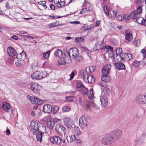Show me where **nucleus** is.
Segmentation results:
<instances>
[{
  "instance_id": "nucleus-49",
  "label": "nucleus",
  "mask_w": 146,
  "mask_h": 146,
  "mask_svg": "<svg viewBox=\"0 0 146 146\" xmlns=\"http://www.w3.org/2000/svg\"><path fill=\"white\" fill-rule=\"evenodd\" d=\"M61 25H59L58 24H56V23H54L51 24L50 25H49L48 27L49 29H51L52 28L56 26H60Z\"/></svg>"
},
{
  "instance_id": "nucleus-25",
  "label": "nucleus",
  "mask_w": 146,
  "mask_h": 146,
  "mask_svg": "<svg viewBox=\"0 0 146 146\" xmlns=\"http://www.w3.org/2000/svg\"><path fill=\"white\" fill-rule=\"evenodd\" d=\"M84 98L81 96H80L77 98V100H76V104H78L79 105L81 106H82L84 104V101L83 99Z\"/></svg>"
},
{
  "instance_id": "nucleus-37",
  "label": "nucleus",
  "mask_w": 146,
  "mask_h": 146,
  "mask_svg": "<svg viewBox=\"0 0 146 146\" xmlns=\"http://www.w3.org/2000/svg\"><path fill=\"white\" fill-rule=\"evenodd\" d=\"M96 68V67L95 66H91L90 67H87L86 68V71L87 72V70H90V72L92 73V72H94Z\"/></svg>"
},
{
  "instance_id": "nucleus-50",
  "label": "nucleus",
  "mask_w": 146,
  "mask_h": 146,
  "mask_svg": "<svg viewBox=\"0 0 146 146\" xmlns=\"http://www.w3.org/2000/svg\"><path fill=\"white\" fill-rule=\"evenodd\" d=\"M59 108L58 106H54L52 108V110L54 113H56L57 111L58 110Z\"/></svg>"
},
{
  "instance_id": "nucleus-5",
  "label": "nucleus",
  "mask_w": 146,
  "mask_h": 146,
  "mask_svg": "<svg viewBox=\"0 0 146 146\" xmlns=\"http://www.w3.org/2000/svg\"><path fill=\"white\" fill-rule=\"evenodd\" d=\"M136 102L139 104H146V93L144 94H140L137 96L136 99Z\"/></svg>"
},
{
  "instance_id": "nucleus-62",
  "label": "nucleus",
  "mask_w": 146,
  "mask_h": 146,
  "mask_svg": "<svg viewBox=\"0 0 146 146\" xmlns=\"http://www.w3.org/2000/svg\"><path fill=\"white\" fill-rule=\"evenodd\" d=\"M122 16L121 15H118L117 17V19L119 21H122Z\"/></svg>"
},
{
  "instance_id": "nucleus-28",
  "label": "nucleus",
  "mask_w": 146,
  "mask_h": 146,
  "mask_svg": "<svg viewBox=\"0 0 146 146\" xmlns=\"http://www.w3.org/2000/svg\"><path fill=\"white\" fill-rule=\"evenodd\" d=\"M125 38L129 42L131 41L133 39L132 34L130 33H126Z\"/></svg>"
},
{
  "instance_id": "nucleus-55",
  "label": "nucleus",
  "mask_w": 146,
  "mask_h": 146,
  "mask_svg": "<svg viewBox=\"0 0 146 146\" xmlns=\"http://www.w3.org/2000/svg\"><path fill=\"white\" fill-rule=\"evenodd\" d=\"M41 111L38 109H36L35 110V115L37 116H39L40 114Z\"/></svg>"
},
{
  "instance_id": "nucleus-17",
  "label": "nucleus",
  "mask_w": 146,
  "mask_h": 146,
  "mask_svg": "<svg viewBox=\"0 0 146 146\" xmlns=\"http://www.w3.org/2000/svg\"><path fill=\"white\" fill-rule=\"evenodd\" d=\"M52 106L49 104H45L44 105L43 111L44 113H50L52 110Z\"/></svg>"
},
{
  "instance_id": "nucleus-32",
  "label": "nucleus",
  "mask_w": 146,
  "mask_h": 146,
  "mask_svg": "<svg viewBox=\"0 0 146 146\" xmlns=\"http://www.w3.org/2000/svg\"><path fill=\"white\" fill-rule=\"evenodd\" d=\"M137 15L136 11H132L129 15V17L133 19H136Z\"/></svg>"
},
{
  "instance_id": "nucleus-43",
  "label": "nucleus",
  "mask_w": 146,
  "mask_h": 146,
  "mask_svg": "<svg viewBox=\"0 0 146 146\" xmlns=\"http://www.w3.org/2000/svg\"><path fill=\"white\" fill-rule=\"evenodd\" d=\"M82 28L84 29V30H90L92 28V27L90 26H88L87 24H84L82 27Z\"/></svg>"
},
{
  "instance_id": "nucleus-41",
  "label": "nucleus",
  "mask_w": 146,
  "mask_h": 146,
  "mask_svg": "<svg viewBox=\"0 0 146 146\" xmlns=\"http://www.w3.org/2000/svg\"><path fill=\"white\" fill-rule=\"evenodd\" d=\"M81 50L83 51L86 52L88 56H89V54L90 53V51L87 49L86 47L84 46L82 47L81 48Z\"/></svg>"
},
{
  "instance_id": "nucleus-2",
  "label": "nucleus",
  "mask_w": 146,
  "mask_h": 146,
  "mask_svg": "<svg viewBox=\"0 0 146 146\" xmlns=\"http://www.w3.org/2000/svg\"><path fill=\"white\" fill-rule=\"evenodd\" d=\"M110 134L115 142L121 137L122 132L120 129H116L111 132Z\"/></svg>"
},
{
  "instance_id": "nucleus-53",
  "label": "nucleus",
  "mask_w": 146,
  "mask_h": 146,
  "mask_svg": "<svg viewBox=\"0 0 146 146\" xmlns=\"http://www.w3.org/2000/svg\"><path fill=\"white\" fill-rule=\"evenodd\" d=\"M70 110V108L67 106H65L62 108V111L64 112L69 111Z\"/></svg>"
},
{
  "instance_id": "nucleus-56",
  "label": "nucleus",
  "mask_w": 146,
  "mask_h": 146,
  "mask_svg": "<svg viewBox=\"0 0 146 146\" xmlns=\"http://www.w3.org/2000/svg\"><path fill=\"white\" fill-rule=\"evenodd\" d=\"M140 62H139L137 60L135 61L133 63L134 66L136 67H138L139 66Z\"/></svg>"
},
{
  "instance_id": "nucleus-10",
  "label": "nucleus",
  "mask_w": 146,
  "mask_h": 146,
  "mask_svg": "<svg viewBox=\"0 0 146 146\" xmlns=\"http://www.w3.org/2000/svg\"><path fill=\"white\" fill-rule=\"evenodd\" d=\"M108 97L106 95H103L101 96L100 101L101 103V105L104 108L107 107L108 105Z\"/></svg>"
},
{
  "instance_id": "nucleus-63",
  "label": "nucleus",
  "mask_w": 146,
  "mask_h": 146,
  "mask_svg": "<svg viewBox=\"0 0 146 146\" xmlns=\"http://www.w3.org/2000/svg\"><path fill=\"white\" fill-rule=\"evenodd\" d=\"M46 1H40L38 2V4L41 5L43 6V5H44L45 4H46Z\"/></svg>"
},
{
  "instance_id": "nucleus-47",
  "label": "nucleus",
  "mask_w": 146,
  "mask_h": 146,
  "mask_svg": "<svg viewBox=\"0 0 146 146\" xmlns=\"http://www.w3.org/2000/svg\"><path fill=\"white\" fill-rule=\"evenodd\" d=\"M50 54V51L44 53L43 54V57L45 59H47L49 57Z\"/></svg>"
},
{
  "instance_id": "nucleus-22",
  "label": "nucleus",
  "mask_w": 146,
  "mask_h": 146,
  "mask_svg": "<svg viewBox=\"0 0 146 146\" xmlns=\"http://www.w3.org/2000/svg\"><path fill=\"white\" fill-rule=\"evenodd\" d=\"M114 66L118 70H124L125 68L124 64L121 63L114 64Z\"/></svg>"
},
{
  "instance_id": "nucleus-11",
  "label": "nucleus",
  "mask_w": 146,
  "mask_h": 146,
  "mask_svg": "<svg viewBox=\"0 0 146 146\" xmlns=\"http://www.w3.org/2000/svg\"><path fill=\"white\" fill-rule=\"evenodd\" d=\"M111 67V66L110 64H107L104 66L102 70V76L108 75L110 72Z\"/></svg>"
},
{
  "instance_id": "nucleus-35",
  "label": "nucleus",
  "mask_w": 146,
  "mask_h": 146,
  "mask_svg": "<svg viewBox=\"0 0 146 146\" xmlns=\"http://www.w3.org/2000/svg\"><path fill=\"white\" fill-rule=\"evenodd\" d=\"M23 60H17L15 63L16 66L19 67L22 66L23 65L24 63Z\"/></svg>"
},
{
  "instance_id": "nucleus-59",
  "label": "nucleus",
  "mask_w": 146,
  "mask_h": 146,
  "mask_svg": "<svg viewBox=\"0 0 146 146\" xmlns=\"http://www.w3.org/2000/svg\"><path fill=\"white\" fill-rule=\"evenodd\" d=\"M70 78L69 80H71L73 79L74 76V71H72L71 74L70 75Z\"/></svg>"
},
{
  "instance_id": "nucleus-64",
  "label": "nucleus",
  "mask_w": 146,
  "mask_h": 146,
  "mask_svg": "<svg viewBox=\"0 0 146 146\" xmlns=\"http://www.w3.org/2000/svg\"><path fill=\"white\" fill-rule=\"evenodd\" d=\"M143 2V0H137V4L139 5L142 4Z\"/></svg>"
},
{
  "instance_id": "nucleus-24",
  "label": "nucleus",
  "mask_w": 146,
  "mask_h": 146,
  "mask_svg": "<svg viewBox=\"0 0 146 146\" xmlns=\"http://www.w3.org/2000/svg\"><path fill=\"white\" fill-rule=\"evenodd\" d=\"M42 101H43V100H40L37 97H34L32 103L40 105L42 104Z\"/></svg>"
},
{
  "instance_id": "nucleus-3",
  "label": "nucleus",
  "mask_w": 146,
  "mask_h": 146,
  "mask_svg": "<svg viewBox=\"0 0 146 146\" xmlns=\"http://www.w3.org/2000/svg\"><path fill=\"white\" fill-rule=\"evenodd\" d=\"M101 141L103 144L106 145H110L114 142L110 133L105 135L102 138Z\"/></svg>"
},
{
  "instance_id": "nucleus-8",
  "label": "nucleus",
  "mask_w": 146,
  "mask_h": 146,
  "mask_svg": "<svg viewBox=\"0 0 146 146\" xmlns=\"http://www.w3.org/2000/svg\"><path fill=\"white\" fill-rule=\"evenodd\" d=\"M2 107L6 111L8 112L10 115L12 114L13 110L10 104L6 102H4L2 104Z\"/></svg>"
},
{
  "instance_id": "nucleus-61",
  "label": "nucleus",
  "mask_w": 146,
  "mask_h": 146,
  "mask_svg": "<svg viewBox=\"0 0 146 146\" xmlns=\"http://www.w3.org/2000/svg\"><path fill=\"white\" fill-rule=\"evenodd\" d=\"M107 50L109 51H110L111 52H112L113 51V47L108 46V48H107Z\"/></svg>"
},
{
  "instance_id": "nucleus-58",
  "label": "nucleus",
  "mask_w": 146,
  "mask_h": 146,
  "mask_svg": "<svg viewBox=\"0 0 146 146\" xmlns=\"http://www.w3.org/2000/svg\"><path fill=\"white\" fill-rule=\"evenodd\" d=\"M92 102V105L94 108L96 109H98V106L94 103V101H91L90 102Z\"/></svg>"
},
{
  "instance_id": "nucleus-39",
  "label": "nucleus",
  "mask_w": 146,
  "mask_h": 146,
  "mask_svg": "<svg viewBox=\"0 0 146 146\" xmlns=\"http://www.w3.org/2000/svg\"><path fill=\"white\" fill-rule=\"evenodd\" d=\"M90 101H87L84 103V108L86 109H88L90 108Z\"/></svg>"
},
{
  "instance_id": "nucleus-29",
  "label": "nucleus",
  "mask_w": 146,
  "mask_h": 146,
  "mask_svg": "<svg viewBox=\"0 0 146 146\" xmlns=\"http://www.w3.org/2000/svg\"><path fill=\"white\" fill-rule=\"evenodd\" d=\"M93 92V88L90 89V90L88 92L87 96L88 98L90 99H92L94 97Z\"/></svg>"
},
{
  "instance_id": "nucleus-4",
  "label": "nucleus",
  "mask_w": 146,
  "mask_h": 146,
  "mask_svg": "<svg viewBox=\"0 0 146 146\" xmlns=\"http://www.w3.org/2000/svg\"><path fill=\"white\" fill-rule=\"evenodd\" d=\"M55 129L56 132L60 135L65 136L66 133V129L61 124H57L56 125Z\"/></svg>"
},
{
  "instance_id": "nucleus-51",
  "label": "nucleus",
  "mask_w": 146,
  "mask_h": 146,
  "mask_svg": "<svg viewBox=\"0 0 146 146\" xmlns=\"http://www.w3.org/2000/svg\"><path fill=\"white\" fill-rule=\"evenodd\" d=\"M105 92L104 94V95H106L108 97L109 96V94L110 93V91L109 89L108 88H106L105 89Z\"/></svg>"
},
{
  "instance_id": "nucleus-46",
  "label": "nucleus",
  "mask_w": 146,
  "mask_h": 146,
  "mask_svg": "<svg viewBox=\"0 0 146 146\" xmlns=\"http://www.w3.org/2000/svg\"><path fill=\"white\" fill-rule=\"evenodd\" d=\"M142 6L141 5H140L138 7L136 12L137 14H140L142 13Z\"/></svg>"
},
{
  "instance_id": "nucleus-16",
  "label": "nucleus",
  "mask_w": 146,
  "mask_h": 146,
  "mask_svg": "<svg viewBox=\"0 0 146 146\" xmlns=\"http://www.w3.org/2000/svg\"><path fill=\"white\" fill-rule=\"evenodd\" d=\"M84 81L86 82H88L89 83L93 84L95 82V79L92 74L87 75L86 78L84 79Z\"/></svg>"
},
{
  "instance_id": "nucleus-12",
  "label": "nucleus",
  "mask_w": 146,
  "mask_h": 146,
  "mask_svg": "<svg viewBox=\"0 0 146 146\" xmlns=\"http://www.w3.org/2000/svg\"><path fill=\"white\" fill-rule=\"evenodd\" d=\"M49 140H50L53 143H60L62 140V139L59 136L54 135L49 137Z\"/></svg>"
},
{
  "instance_id": "nucleus-40",
  "label": "nucleus",
  "mask_w": 146,
  "mask_h": 146,
  "mask_svg": "<svg viewBox=\"0 0 146 146\" xmlns=\"http://www.w3.org/2000/svg\"><path fill=\"white\" fill-rule=\"evenodd\" d=\"M115 51L117 56H119V57L120 56H121L120 55V54H121L122 52V50L121 48H117L116 49Z\"/></svg>"
},
{
  "instance_id": "nucleus-52",
  "label": "nucleus",
  "mask_w": 146,
  "mask_h": 146,
  "mask_svg": "<svg viewBox=\"0 0 146 146\" xmlns=\"http://www.w3.org/2000/svg\"><path fill=\"white\" fill-rule=\"evenodd\" d=\"M102 46L101 44L99 43H96L95 45V49L96 50H100L102 48Z\"/></svg>"
},
{
  "instance_id": "nucleus-33",
  "label": "nucleus",
  "mask_w": 146,
  "mask_h": 146,
  "mask_svg": "<svg viewBox=\"0 0 146 146\" xmlns=\"http://www.w3.org/2000/svg\"><path fill=\"white\" fill-rule=\"evenodd\" d=\"M54 55L56 57L61 56L62 55V52L60 49L57 50L54 53Z\"/></svg>"
},
{
  "instance_id": "nucleus-26",
  "label": "nucleus",
  "mask_w": 146,
  "mask_h": 146,
  "mask_svg": "<svg viewBox=\"0 0 146 146\" xmlns=\"http://www.w3.org/2000/svg\"><path fill=\"white\" fill-rule=\"evenodd\" d=\"M76 139V138L75 135H72L66 137L68 143L74 141Z\"/></svg>"
},
{
  "instance_id": "nucleus-23",
  "label": "nucleus",
  "mask_w": 146,
  "mask_h": 146,
  "mask_svg": "<svg viewBox=\"0 0 146 146\" xmlns=\"http://www.w3.org/2000/svg\"><path fill=\"white\" fill-rule=\"evenodd\" d=\"M87 72H85L84 70H80L78 72V76L83 79L84 80L86 78V75L88 74H86Z\"/></svg>"
},
{
  "instance_id": "nucleus-44",
  "label": "nucleus",
  "mask_w": 146,
  "mask_h": 146,
  "mask_svg": "<svg viewBox=\"0 0 146 146\" xmlns=\"http://www.w3.org/2000/svg\"><path fill=\"white\" fill-rule=\"evenodd\" d=\"M76 84V87L77 88H81V89L84 86L81 82H77Z\"/></svg>"
},
{
  "instance_id": "nucleus-7",
  "label": "nucleus",
  "mask_w": 146,
  "mask_h": 146,
  "mask_svg": "<svg viewBox=\"0 0 146 146\" xmlns=\"http://www.w3.org/2000/svg\"><path fill=\"white\" fill-rule=\"evenodd\" d=\"M79 125L81 129H84L87 127L88 122L84 115L81 117L79 119Z\"/></svg>"
},
{
  "instance_id": "nucleus-30",
  "label": "nucleus",
  "mask_w": 146,
  "mask_h": 146,
  "mask_svg": "<svg viewBox=\"0 0 146 146\" xmlns=\"http://www.w3.org/2000/svg\"><path fill=\"white\" fill-rule=\"evenodd\" d=\"M101 79L102 81L106 82H109L111 80L110 77L108 75L102 76L101 77Z\"/></svg>"
},
{
  "instance_id": "nucleus-42",
  "label": "nucleus",
  "mask_w": 146,
  "mask_h": 146,
  "mask_svg": "<svg viewBox=\"0 0 146 146\" xmlns=\"http://www.w3.org/2000/svg\"><path fill=\"white\" fill-rule=\"evenodd\" d=\"M136 22H137L139 24H141L142 23L144 19L142 17H137L136 19Z\"/></svg>"
},
{
  "instance_id": "nucleus-9",
  "label": "nucleus",
  "mask_w": 146,
  "mask_h": 146,
  "mask_svg": "<svg viewBox=\"0 0 146 146\" xmlns=\"http://www.w3.org/2000/svg\"><path fill=\"white\" fill-rule=\"evenodd\" d=\"M67 53L69 57H71L72 56L74 58L78 54V50L75 48H71L68 50Z\"/></svg>"
},
{
  "instance_id": "nucleus-19",
  "label": "nucleus",
  "mask_w": 146,
  "mask_h": 146,
  "mask_svg": "<svg viewBox=\"0 0 146 146\" xmlns=\"http://www.w3.org/2000/svg\"><path fill=\"white\" fill-rule=\"evenodd\" d=\"M44 132H40L38 131L36 133H33V134L36 135V138L37 140L40 142H41L42 140V135L43 134Z\"/></svg>"
},
{
  "instance_id": "nucleus-15",
  "label": "nucleus",
  "mask_w": 146,
  "mask_h": 146,
  "mask_svg": "<svg viewBox=\"0 0 146 146\" xmlns=\"http://www.w3.org/2000/svg\"><path fill=\"white\" fill-rule=\"evenodd\" d=\"M31 88L32 91L35 93H38L40 89V86L37 83L33 82L31 83Z\"/></svg>"
},
{
  "instance_id": "nucleus-60",
  "label": "nucleus",
  "mask_w": 146,
  "mask_h": 146,
  "mask_svg": "<svg viewBox=\"0 0 146 146\" xmlns=\"http://www.w3.org/2000/svg\"><path fill=\"white\" fill-rule=\"evenodd\" d=\"M27 98L28 99H29L32 102L34 97L33 96H31L29 95H28L27 96Z\"/></svg>"
},
{
  "instance_id": "nucleus-1",
  "label": "nucleus",
  "mask_w": 146,
  "mask_h": 146,
  "mask_svg": "<svg viewBox=\"0 0 146 146\" xmlns=\"http://www.w3.org/2000/svg\"><path fill=\"white\" fill-rule=\"evenodd\" d=\"M29 128L31 131H33V133L38 131L45 132L46 128L45 125L42 123L36 122L35 121L32 120L31 122V125Z\"/></svg>"
},
{
  "instance_id": "nucleus-38",
  "label": "nucleus",
  "mask_w": 146,
  "mask_h": 146,
  "mask_svg": "<svg viewBox=\"0 0 146 146\" xmlns=\"http://www.w3.org/2000/svg\"><path fill=\"white\" fill-rule=\"evenodd\" d=\"M104 9L106 14L108 15L110 10V8L107 5H105L104 7Z\"/></svg>"
},
{
  "instance_id": "nucleus-18",
  "label": "nucleus",
  "mask_w": 146,
  "mask_h": 146,
  "mask_svg": "<svg viewBox=\"0 0 146 146\" xmlns=\"http://www.w3.org/2000/svg\"><path fill=\"white\" fill-rule=\"evenodd\" d=\"M72 131L74 135H76L77 136H79L81 134L80 130L79 128L77 126L75 127L72 128Z\"/></svg>"
},
{
  "instance_id": "nucleus-34",
  "label": "nucleus",
  "mask_w": 146,
  "mask_h": 146,
  "mask_svg": "<svg viewBox=\"0 0 146 146\" xmlns=\"http://www.w3.org/2000/svg\"><path fill=\"white\" fill-rule=\"evenodd\" d=\"M81 93L84 95H86L88 93V90L84 86L81 88L80 91Z\"/></svg>"
},
{
  "instance_id": "nucleus-54",
  "label": "nucleus",
  "mask_w": 146,
  "mask_h": 146,
  "mask_svg": "<svg viewBox=\"0 0 146 146\" xmlns=\"http://www.w3.org/2000/svg\"><path fill=\"white\" fill-rule=\"evenodd\" d=\"M84 40V39L81 37L76 38L75 39V41L76 42L79 41H83Z\"/></svg>"
},
{
  "instance_id": "nucleus-21",
  "label": "nucleus",
  "mask_w": 146,
  "mask_h": 146,
  "mask_svg": "<svg viewBox=\"0 0 146 146\" xmlns=\"http://www.w3.org/2000/svg\"><path fill=\"white\" fill-rule=\"evenodd\" d=\"M54 121L53 120H50L47 122L46 126L51 129H53L54 125Z\"/></svg>"
},
{
  "instance_id": "nucleus-31",
  "label": "nucleus",
  "mask_w": 146,
  "mask_h": 146,
  "mask_svg": "<svg viewBox=\"0 0 146 146\" xmlns=\"http://www.w3.org/2000/svg\"><path fill=\"white\" fill-rule=\"evenodd\" d=\"M66 99L67 101L70 102H76V98L74 96L67 97Z\"/></svg>"
},
{
  "instance_id": "nucleus-27",
  "label": "nucleus",
  "mask_w": 146,
  "mask_h": 146,
  "mask_svg": "<svg viewBox=\"0 0 146 146\" xmlns=\"http://www.w3.org/2000/svg\"><path fill=\"white\" fill-rule=\"evenodd\" d=\"M128 53H124L122 54V56H120L121 60L124 61L129 60V58L128 57Z\"/></svg>"
},
{
  "instance_id": "nucleus-20",
  "label": "nucleus",
  "mask_w": 146,
  "mask_h": 146,
  "mask_svg": "<svg viewBox=\"0 0 146 146\" xmlns=\"http://www.w3.org/2000/svg\"><path fill=\"white\" fill-rule=\"evenodd\" d=\"M16 58L19 60H23L26 57V55L25 52L23 51L20 53L17 54Z\"/></svg>"
},
{
  "instance_id": "nucleus-13",
  "label": "nucleus",
  "mask_w": 146,
  "mask_h": 146,
  "mask_svg": "<svg viewBox=\"0 0 146 146\" xmlns=\"http://www.w3.org/2000/svg\"><path fill=\"white\" fill-rule=\"evenodd\" d=\"M31 78L33 80L41 79L42 77L41 72L36 71L33 72L31 75Z\"/></svg>"
},
{
  "instance_id": "nucleus-14",
  "label": "nucleus",
  "mask_w": 146,
  "mask_h": 146,
  "mask_svg": "<svg viewBox=\"0 0 146 146\" xmlns=\"http://www.w3.org/2000/svg\"><path fill=\"white\" fill-rule=\"evenodd\" d=\"M7 51L8 54L10 56H14L17 54V52L12 47H9Z\"/></svg>"
},
{
  "instance_id": "nucleus-57",
  "label": "nucleus",
  "mask_w": 146,
  "mask_h": 146,
  "mask_svg": "<svg viewBox=\"0 0 146 146\" xmlns=\"http://www.w3.org/2000/svg\"><path fill=\"white\" fill-rule=\"evenodd\" d=\"M141 52L143 54L144 58L146 57V50L145 49H143L141 50Z\"/></svg>"
},
{
  "instance_id": "nucleus-6",
  "label": "nucleus",
  "mask_w": 146,
  "mask_h": 146,
  "mask_svg": "<svg viewBox=\"0 0 146 146\" xmlns=\"http://www.w3.org/2000/svg\"><path fill=\"white\" fill-rule=\"evenodd\" d=\"M63 119L64 124L68 128L72 129L75 127L74 121L70 118L65 117Z\"/></svg>"
},
{
  "instance_id": "nucleus-36",
  "label": "nucleus",
  "mask_w": 146,
  "mask_h": 146,
  "mask_svg": "<svg viewBox=\"0 0 146 146\" xmlns=\"http://www.w3.org/2000/svg\"><path fill=\"white\" fill-rule=\"evenodd\" d=\"M58 63L60 65H64L66 64V62L65 61L64 58H60Z\"/></svg>"
},
{
  "instance_id": "nucleus-45",
  "label": "nucleus",
  "mask_w": 146,
  "mask_h": 146,
  "mask_svg": "<svg viewBox=\"0 0 146 146\" xmlns=\"http://www.w3.org/2000/svg\"><path fill=\"white\" fill-rule=\"evenodd\" d=\"M74 58H75L76 60L78 62L81 61L82 59V56L80 55H79L78 53Z\"/></svg>"
},
{
  "instance_id": "nucleus-48",
  "label": "nucleus",
  "mask_w": 146,
  "mask_h": 146,
  "mask_svg": "<svg viewBox=\"0 0 146 146\" xmlns=\"http://www.w3.org/2000/svg\"><path fill=\"white\" fill-rule=\"evenodd\" d=\"M41 76H42V77L41 78V79L43 78L46 77V76H47L48 75V74H47V72L46 71H44L43 72H42L41 71Z\"/></svg>"
}]
</instances>
